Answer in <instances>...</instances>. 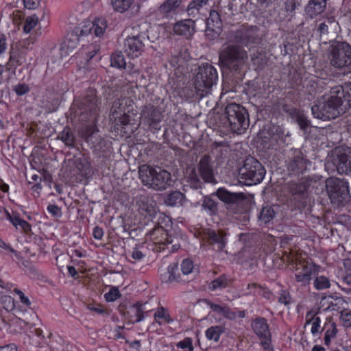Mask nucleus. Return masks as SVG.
<instances>
[{"label": "nucleus", "mask_w": 351, "mask_h": 351, "mask_svg": "<svg viewBox=\"0 0 351 351\" xmlns=\"http://www.w3.org/2000/svg\"><path fill=\"white\" fill-rule=\"evenodd\" d=\"M194 268L193 263L190 259L183 260L181 264V270L184 275H188L193 272Z\"/></svg>", "instance_id": "nucleus-53"}, {"label": "nucleus", "mask_w": 351, "mask_h": 351, "mask_svg": "<svg viewBox=\"0 0 351 351\" xmlns=\"http://www.w3.org/2000/svg\"><path fill=\"white\" fill-rule=\"evenodd\" d=\"M154 318L156 322L160 324V322L158 320V319H162L167 323H171L173 322V319L171 318L167 310L164 307L161 306L158 308L154 313Z\"/></svg>", "instance_id": "nucleus-45"}, {"label": "nucleus", "mask_w": 351, "mask_h": 351, "mask_svg": "<svg viewBox=\"0 0 351 351\" xmlns=\"http://www.w3.org/2000/svg\"><path fill=\"white\" fill-rule=\"evenodd\" d=\"M221 32V28L214 27L213 25H206L205 36L208 40H212L218 38Z\"/></svg>", "instance_id": "nucleus-48"}, {"label": "nucleus", "mask_w": 351, "mask_h": 351, "mask_svg": "<svg viewBox=\"0 0 351 351\" xmlns=\"http://www.w3.org/2000/svg\"><path fill=\"white\" fill-rule=\"evenodd\" d=\"M80 40L77 34H72L69 38H66L61 47L62 55L69 56L72 54L77 48Z\"/></svg>", "instance_id": "nucleus-28"}, {"label": "nucleus", "mask_w": 351, "mask_h": 351, "mask_svg": "<svg viewBox=\"0 0 351 351\" xmlns=\"http://www.w3.org/2000/svg\"><path fill=\"white\" fill-rule=\"evenodd\" d=\"M178 263H172L169 265L167 269V274L168 280L167 282H173V281H178V276L176 275V272L178 271Z\"/></svg>", "instance_id": "nucleus-50"}, {"label": "nucleus", "mask_w": 351, "mask_h": 351, "mask_svg": "<svg viewBox=\"0 0 351 351\" xmlns=\"http://www.w3.org/2000/svg\"><path fill=\"white\" fill-rule=\"evenodd\" d=\"M319 313V308H313L310 311H308L306 315V324L311 323V321L314 320V318H317Z\"/></svg>", "instance_id": "nucleus-60"}, {"label": "nucleus", "mask_w": 351, "mask_h": 351, "mask_svg": "<svg viewBox=\"0 0 351 351\" xmlns=\"http://www.w3.org/2000/svg\"><path fill=\"white\" fill-rule=\"evenodd\" d=\"M132 100L129 97H123L115 99L112 105L110 116L125 114L130 112L129 108L131 106Z\"/></svg>", "instance_id": "nucleus-25"}, {"label": "nucleus", "mask_w": 351, "mask_h": 351, "mask_svg": "<svg viewBox=\"0 0 351 351\" xmlns=\"http://www.w3.org/2000/svg\"><path fill=\"white\" fill-rule=\"evenodd\" d=\"M220 200L227 204H240L245 200L246 197L243 193H232L223 188L219 189L216 192Z\"/></svg>", "instance_id": "nucleus-22"}, {"label": "nucleus", "mask_w": 351, "mask_h": 351, "mask_svg": "<svg viewBox=\"0 0 351 351\" xmlns=\"http://www.w3.org/2000/svg\"><path fill=\"white\" fill-rule=\"evenodd\" d=\"M205 302L208 306L215 312L219 313L223 315L224 317L228 318L229 319H234L237 315L234 312H233L230 307L226 305L221 306L219 304H214L208 300H205Z\"/></svg>", "instance_id": "nucleus-29"}, {"label": "nucleus", "mask_w": 351, "mask_h": 351, "mask_svg": "<svg viewBox=\"0 0 351 351\" xmlns=\"http://www.w3.org/2000/svg\"><path fill=\"white\" fill-rule=\"evenodd\" d=\"M284 5L285 11L291 17L296 8L300 5V2L299 0H285Z\"/></svg>", "instance_id": "nucleus-49"}, {"label": "nucleus", "mask_w": 351, "mask_h": 351, "mask_svg": "<svg viewBox=\"0 0 351 351\" xmlns=\"http://www.w3.org/2000/svg\"><path fill=\"white\" fill-rule=\"evenodd\" d=\"M310 182L302 179L300 182H290L287 184L289 192L295 199L305 198L307 196Z\"/></svg>", "instance_id": "nucleus-21"}, {"label": "nucleus", "mask_w": 351, "mask_h": 351, "mask_svg": "<svg viewBox=\"0 0 351 351\" xmlns=\"http://www.w3.org/2000/svg\"><path fill=\"white\" fill-rule=\"evenodd\" d=\"M224 123L226 127L234 133L243 134L250 125V119L247 110L242 106L231 103L224 110Z\"/></svg>", "instance_id": "nucleus-4"}, {"label": "nucleus", "mask_w": 351, "mask_h": 351, "mask_svg": "<svg viewBox=\"0 0 351 351\" xmlns=\"http://www.w3.org/2000/svg\"><path fill=\"white\" fill-rule=\"evenodd\" d=\"M6 215L8 219L14 226L16 228L20 226L22 230L25 232H28L31 230L30 225L25 220L21 219L18 215H12L8 211H6Z\"/></svg>", "instance_id": "nucleus-33"}, {"label": "nucleus", "mask_w": 351, "mask_h": 351, "mask_svg": "<svg viewBox=\"0 0 351 351\" xmlns=\"http://www.w3.org/2000/svg\"><path fill=\"white\" fill-rule=\"evenodd\" d=\"M98 51V46L95 44H91L87 46L86 48H83L82 54L85 53L88 58V60H90L95 56Z\"/></svg>", "instance_id": "nucleus-52"}, {"label": "nucleus", "mask_w": 351, "mask_h": 351, "mask_svg": "<svg viewBox=\"0 0 351 351\" xmlns=\"http://www.w3.org/2000/svg\"><path fill=\"white\" fill-rule=\"evenodd\" d=\"M132 32L125 39L123 46L125 52L132 58L141 56L144 50L145 34L140 32V25L132 27Z\"/></svg>", "instance_id": "nucleus-11"}, {"label": "nucleus", "mask_w": 351, "mask_h": 351, "mask_svg": "<svg viewBox=\"0 0 351 351\" xmlns=\"http://www.w3.org/2000/svg\"><path fill=\"white\" fill-rule=\"evenodd\" d=\"M218 80L216 68L206 63L199 66L194 77V86L196 94L199 97L207 95Z\"/></svg>", "instance_id": "nucleus-5"}, {"label": "nucleus", "mask_w": 351, "mask_h": 351, "mask_svg": "<svg viewBox=\"0 0 351 351\" xmlns=\"http://www.w3.org/2000/svg\"><path fill=\"white\" fill-rule=\"evenodd\" d=\"M48 211L54 217H59L61 215L60 208L54 204L49 205L47 207Z\"/></svg>", "instance_id": "nucleus-64"}, {"label": "nucleus", "mask_w": 351, "mask_h": 351, "mask_svg": "<svg viewBox=\"0 0 351 351\" xmlns=\"http://www.w3.org/2000/svg\"><path fill=\"white\" fill-rule=\"evenodd\" d=\"M138 173L143 184L152 189L163 191L171 184V173L160 167L143 165Z\"/></svg>", "instance_id": "nucleus-2"}, {"label": "nucleus", "mask_w": 351, "mask_h": 351, "mask_svg": "<svg viewBox=\"0 0 351 351\" xmlns=\"http://www.w3.org/2000/svg\"><path fill=\"white\" fill-rule=\"evenodd\" d=\"M252 328L258 337L265 351H274L271 347V335L267 320L263 317L256 318L252 322Z\"/></svg>", "instance_id": "nucleus-14"}, {"label": "nucleus", "mask_w": 351, "mask_h": 351, "mask_svg": "<svg viewBox=\"0 0 351 351\" xmlns=\"http://www.w3.org/2000/svg\"><path fill=\"white\" fill-rule=\"evenodd\" d=\"M182 3V0H165L157 8V15L162 19H169L176 14L178 10Z\"/></svg>", "instance_id": "nucleus-19"}, {"label": "nucleus", "mask_w": 351, "mask_h": 351, "mask_svg": "<svg viewBox=\"0 0 351 351\" xmlns=\"http://www.w3.org/2000/svg\"><path fill=\"white\" fill-rule=\"evenodd\" d=\"M293 117H294L301 130H306L310 126V121L303 112L295 110L293 113Z\"/></svg>", "instance_id": "nucleus-38"}, {"label": "nucleus", "mask_w": 351, "mask_h": 351, "mask_svg": "<svg viewBox=\"0 0 351 351\" xmlns=\"http://www.w3.org/2000/svg\"><path fill=\"white\" fill-rule=\"evenodd\" d=\"M190 59L189 53L186 49H181L178 54L172 55L170 60V64L179 70L181 73L186 72L187 70L186 63Z\"/></svg>", "instance_id": "nucleus-23"}, {"label": "nucleus", "mask_w": 351, "mask_h": 351, "mask_svg": "<svg viewBox=\"0 0 351 351\" xmlns=\"http://www.w3.org/2000/svg\"><path fill=\"white\" fill-rule=\"evenodd\" d=\"M332 88L335 95L339 96L343 103L346 102L344 105L346 108H351V82L346 83L343 86H335Z\"/></svg>", "instance_id": "nucleus-26"}, {"label": "nucleus", "mask_w": 351, "mask_h": 351, "mask_svg": "<svg viewBox=\"0 0 351 351\" xmlns=\"http://www.w3.org/2000/svg\"><path fill=\"white\" fill-rule=\"evenodd\" d=\"M341 318L345 326L348 327L351 326V311L341 312Z\"/></svg>", "instance_id": "nucleus-62"}, {"label": "nucleus", "mask_w": 351, "mask_h": 351, "mask_svg": "<svg viewBox=\"0 0 351 351\" xmlns=\"http://www.w3.org/2000/svg\"><path fill=\"white\" fill-rule=\"evenodd\" d=\"M190 186L195 189H200L204 183L217 184L211 157L204 155L197 164V170L191 169L186 177Z\"/></svg>", "instance_id": "nucleus-3"}, {"label": "nucleus", "mask_w": 351, "mask_h": 351, "mask_svg": "<svg viewBox=\"0 0 351 351\" xmlns=\"http://www.w3.org/2000/svg\"><path fill=\"white\" fill-rule=\"evenodd\" d=\"M265 175V170L263 166L253 157L247 158L243 166L239 170L240 182L249 186L260 183Z\"/></svg>", "instance_id": "nucleus-7"}, {"label": "nucleus", "mask_w": 351, "mask_h": 351, "mask_svg": "<svg viewBox=\"0 0 351 351\" xmlns=\"http://www.w3.org/2000/svg\"><path fill=\"white\" fill-rule=\"evenodd\" d=\"M77 115L82 121H88L95 119L99 111L98 99L95 89L88 90L84 95L78 101Z\"/></svg>", "instance_id": "nucleus-9"}, {"label": "nucleus", "mask_w": 351, "mask_h": 351, "mask_svg": "<svg viewBox=\"0 0 351 351\" xmlns=\"http://www.w3.org/2000/svg\"><path fill=\"white\" fill-rule=\"evenodd\" d=\"M110 119L114 121V128L117 130H121L125 128L130 123V117L125 114H121L119 115H114V117L110 116Z\"/></svg>", "instance_id": "nucleus-36"}, {"label": "nucleus", "mask_w": 351, "mask_h": 351, "mask_svg": "<svg viewBox=\"0 0 351 351\" xmlns=\"http://www.w3.org/2000/svg\"><path fill=\"white\" fill-rule=\"evenodd\" d=\"M332 164L339 174H347L351 171V147H338L332 152L328 160Z\"/></svg>", "instance_id": "nucleus-12"}, {"label": "nucleus", "mask_w": 351, "mask_h": 351, "mask_svg": "<svg viewBox=\"0 0 351 351\" xmlns=\"http://www.w3.org/2000/svg\"><path fill=\"white\" fill-rule=\"evenodd\" d=\"M275 216V212L271 206H265L262 208L260 215L259 220L262 222L267 223L271 221Z\"/></svg>", "instance_id": "nucleus-39"}, {"label": "nucleus", "mask_w": 351, "mask_h": 351, "mask_svg": "<svg viewBox=\"0 0 351 351\" xmlns=\"http://www.w3.org/2000/svg\"><path fill=\"white\" fill-rule=\"evenodd\" d=\"M38 21V17L36 14L27 16L25 20L23 31L29 33L37 25Z\"/></svg>", "instance_id": "nucleus-42"}, {"label": "nucleus", "mask_w": 351, "mask_h": 351, "mask_svg": "<svg viewBox=\"0 0 351 351\" xmlns=\"http://www.w3.org/2000/svg\"><path fill=\"white\" fill-rule=\"evenodd\" d=\"M135 206L140 215L145 217H153L157 213L156 202L149 197L139 195L136 197Z\"/></svg>", "instance_id": "nucleus-17"}, {"label": "nucleus", "mask_w": 351, "mask_h": 351, "mask_svg": "<svg viewBox=\"0 0 351 351\" xmlns=\"http://www.w3.org/2000/svg\"><path fill=\"white\" fill-rule=\"evenodd\" d=\"M1 303L3 307L8 311H11L14 307L13 299L8 295H3L1 298Z\"/></svg>", "instance_id": "nucleus-54"}, {"label": "nucleus", "mask_w": 351, "mask_h": 351, "mask_svg": "<svg viewBox=\"0 0 351 351\" xmlns=\"http://www.w3.org/2000/svg\"><path fill=\"white\" fill-rule=\"evenodd\" d=\"M141 121L150 129L160 130L159 123L162 119L160 108L152 104L146 105L142 110L141 114Z\"/></svg>", "instance_id": "nucleus-15"}, {"label": "nucleus", "mask_w": 351, "mask_h": 351, "mask_svg": "<svg viewBox=\"0 0 351 351\" xmlns=\"http://www.w3.org/2000/svg\"><path fill=\"white\" fill-rule=\"evenodd\" d=\"M291 295L286 290H281L280 292V296L278 298V302L285 304H288L290 302Z\"/></svg>", "instance_id": "nucleus-61"}, {"label": "nucleus", "mask_w": 351, "mask_h": 351, "mask_svg": "<svg viewBox=\"0 0 351 351\" xmlns=\"http://www.w3.org/2000/svg\"><path fill=\"white\" fill-rule=\"evenodd\" d=\"M134 0H112L111 4L114 10L120 13L127 11Z\"/></svg>", "instance_id": "nucleus-37"}, {"label": "nucleus", "mask_w": 351, "mask_h": 351, "mask_svg": "<svg viewBox=\"0 0 351 351\" xmlns=\"http://www.w3.org/2000/svg\"><path fill=\"white\" fill-rule=\"evenodd\" d=\"M202 206L204 210L209 212L210 215L215 214L217 209V204L209 197H204Z\"/></svg>", "instance_id": "nucleus-43"}, {"label": "nucleus", "mask_w": 351, "mask_h": 351, "mask_svg": "<svg viewBox=\"0 0 351 351\" xmlns=\"http://www.w3.org/2000/svg\"><path fill=\"white\" fill-rule=\"evenodd\" d=\"M314 287L317 290H323L328 289L330 287V280L324 276H317L314 280Z\"/></svg>", "instance_id": "nucleus-44"}, {"label": "nucleus", "mask_w": 351, "mask_h": 351, "mask_svg": "<svg viewBox=\"0 0 351 351\" xmlns=\"http://www.w3.org/2000/svg\"><path fill=\"white\" fill-rule=\"evenodd\" d=\"M328 60L333 67L341 69L351 65V47L344 42L333 43L328 49Z\"/></svg>", "instance_id": "nucleus-8"}, {"label": "nucleus", "mask_w": 351, "mask_h": 351, "mask_svg": "<svg viewBox=\"0 0 351 351\" xmlns=\"http://www.w3.org/2000/svg\"><path fill=\"white\" fill-rule=\"evenodd\" d=\"M326 189L332 203L339 204L346 200L349 191L348 183L337 178H328L326 180Z\"/></svg>", "instance_id": "nucleus-13"}, {"label": "nucleus", "mask_w": 351, "mask_h": 351, "mask_svg": "<svg viewBox=\"0 0 351 351\" xmlns=\"http://www.w3.org/2000/svg\"><path fill=\"white\" fill-rule=\"evenodd\" d=\"M195 21L191 19H185L177 22L173 26V32L177 35L191 37L195 32Z\"/></svg>", "instance_id": "nucleus-24"}, {"label": "nucleus", "mask_w": 351, "mask_h": 351, "mask_svg": "<svg viewBox=\"0 0 351 351\" xmlns=\"http://www.w3.org/2000/svg\"><path fill=\"white\" fill-rule=\"evenodd\" d=\"M206 25L221 28V20L218 12L215 10L210 11L209 18L206 21Z\"/></svg>", "instance_id": "nucleus-46"}, {"label": "nucleus", "mask_w": 351, "mask_h": 351, "mask_svg": "<svg viewBox=\"0 0 351 351\" xmlns=\"http://www.w3.org/2000/svg\"><path fill=\"white\" fill-rule=\"evenodd\" d=\"M208 2V0H192L186 8L188 15L195 16L199 14V9L206 5Z\"/></svg>", "instance_id": "nucleus-34"}, {"label": "nucleus", "mask_w": 351, "mask_h": 351, "mask_svg": "<svg viewBox=\"0 0 351 351\" xmlns=\"http://www.w3.org/2000/svg\"><path fill=\"white\" fill-rule=\"evenodd\" d=\"M106 21L104 19H98L91 23V27L88 29H82V34H86L88 32L91 33L93 32L95 36H100L103 35L106 29Z\"/></svg>", "instance_id": "nucleus-30"}, {"label": "nucleus", "mask_w": 351, "mask_h": 351, "mask_svg": "<svg viewBox=\"0 0 351 351\" xmlns=\"http://www.w3.org/2000/svg\"><path fill=\"white\" fill-rule=\"evenodd\" d=\"M337 333V329L335 323L331 324V329H328L324 335V343L328 346L332 338H334Z\"/></svg>", "instance_id": "nucleus-51"}, {"label": "nucleus", "mask_w": 351, "mask_h": 351, "mask_svg": "<svg viewBox=\"0 0 351 351\" xmlns=\"http://www.w3.org/2000/svg\"><path fill=\"white\" fill-rule=\"evenodd\" d=\"M58 138L60 139L65 145L68 147H74L75 145V137L70 128H64V130L59 133Z\"/></svg>", "instance_id": "nucleus-32"}, {"label": "nucleus", "mask_w": 351, "mask_h": 351, "mask_svg": "<svg viewBox=\"0 0 351 351\" xmlns=\"http://www.w3.org/2000/svg\"><path fill=\"white\" fill-rule=\"evenodd\" d=\"M234 44H229L219 52V59L223 67L230 70H239L247 61V51L243 47Z\"/></svg>", "instance_id": "nucleus-6"}, {"label": "nucleus", "mask_w": 351, "mask_h": 351, "mask_svg": "<svg viewBox=\"0 0 351 351\" xmlns=\"http://www.w3.org/2000/svg\"><path fill=\"white\" fill-rule=\"evenodd\" d=\"M315 270V265L306 262L300 263L296 269L295 280L306 285L310 282L311 275Z\"/></svg>", "instance_id": "nucleus-20"}, {"label": "nucleus", "mask_w": 351, "mask_h": 351, "mask_svg": "<svg viewBox=\"0 0 351 351\" xmlns=\"http://www.w3.org/2000/svg\"><path fill=\"white\" fill-rule=\"evenodd\" d=\"M121 297L118 288L112 287L105 294V298L108 302H113Z\"/></svg>", "instance_id": "nucleus-55"}, {"label": "nucleus", "mask_w": 351, "mask_h": 351, "mask_svg": "<svg viewBox=\"0 0 351 351\" xmlns=\"http://www.w3.org/2000/svg\"><path fill=\"white\" fill-rule=\"evenodd\" d=\"M25 51H19L17 53H12L10 57V62L16 67L23 64L25 60Z\"/></svg>", "instance_id": "nucleus-47"}, {"label": "nucleus", "mask_w": 351, "mask_h": 351, "mask_svg": "<svg viewBox=\"0 0 351 351\" xmlns=\"http://www.w3.org/2000/svg\"><path fill=\"white\" fill-rule=\"evenodd\" d=\"M306 168L307 160L304 159L302 152L299 149L293 150L287 163L288 171L293 174H300Z\"/></svg>", "instance_id": "nucleus-18"}, {"label": "nucleus", "mask_w": 351, "mask_h": 351, "mask_svg": "<svg viewBox=\"0 0 351 351\" xmlns=\"http://www.w3.org/2000/svg\"><path fill=\"white\" fill-rule=\"evenodd\" d=\"M13 90L17 95L22 96L29 91V88L28 85L25 84H19L14 86Z\"/></svg>", "instance_id": "nucleus-57"}, {"label": "nucleus", "mask_w": 351, "mask_h": 351, "mask_svg": "<svg viewBox=\"0 0 351 351\" xmlns=\"http://www.w3.org/2000/svg\"><path fill=\"white\" fill-rule=\"evenodd\" d=\"M184 195L180 191H175L168 194L165 199L166 205L176 206L182 205L184 201Z\"/></svg>", "instance_id": "nucleus-31"}, {"label": "nucleus", "mask_w": 351, "mask_h": 351, "mask_svg": "<svg viewBox=\"0 0 351 351\" xmlns=\"http://www.w3.org/2000/svg\"><path fill=\"white\" fill-rule=\"evenodd\" d=\"M24 5L26 8L34 10L36 8L40 3L39 0H23Z\"/></svg>", "instance_id": "nucleus-63"}, {"label": "nucleus", "mask_w": 351, "mask_h": 351, "mask_svg": "<svg viewBox=\"0 0 351 351\" xmlns=\"http://www.w3.org/2000/svg\"><path fill=\"white\" fill-rule=\"evenodd\" d=\"M111 66L117 68H124L126 62L123 55L121 51L115 52L111 55L110 57Z\"/></svg>", "instance_id": "nucleus-41"}, {"label": "nucleus", "mask_w": 351, "mask_h": 351, "mask_svg": "<svg viewBox=\"0 0 351 351\" xmlns=\"http://www.w3.org/2000/svg\"><path fill=\"white\" fill-rule=\"evenodd\" d=\"M326 8V0H310L305 7V12L311 19L322 14Z\"/></svg>", "instance_id": "nucleus-27"}, {"label": "nucleus", "mask_w": 351, "mask_h": 351, "mask_svg": "<svg viewBox=\"0 0 351 351\" xmlns=\"http://www.w3.org/2000/svg\"><path fill=\"white\" fill-rule=\"evenodd\" d=\"M229 40L230 42L248 47L259 44L261 38L257 26L242 25L237 30L230 32Z\"/></svg>", "instance_id": "nucleus-10"}, {"label": "nucleus", "mask_w": 351, "mask_h": 351, "mask_svg": "<svg viewBox=\"0 0 351 351\" xmlns=\"http://www.w3.org/2000/svg\"><path fill=\"white\" fill-rule=\"evenodd\" d=\"M229 280L224 275L220 276L217 279L213 280L209 286L210 289L215 291L218 289H223L228 287Z\"/></svg>", "instance_id": "nucleus-40"}, {"label": "nucleus", "mask_w": 351, "mask_h": 351, "mask_svg": "<svg viewBox=\"0 0 351 351\" xmlns=\"http://www.w3.org/2000/svg\"><path fill=\"white\" fill-rule=\"evenodd\" d=\"M223 332V328L221 326H214L208 328L206 331V337L210 341L217 342L219 340L221 335Z\"/></svg>", "instance_id": "nucleus-35"}, {"label": "nucleus", "mask_w": 351, "mask_h": 351, "mask_svg": "<svg viewBox=\"0 0 351 351\" xmlns=\"http://www.w3.org/2000/svg\"><path fill=\"white\" fill-rule=\"evenodd\" d=\"M202 239L215 251H221L226 245V234L222 230L206 229L201 232Z\"/></svg>", "instance_id": "nucleus-16"}, {"label": "nucleus", "mask_w": 351, "mask_h": 351, "mask_svg": "<svg viewBox=\"0 0 351 351\" xmlns=\"http://www.w3.org/2000/svg\"><path fill=\"white\" fill-rule=\"evenodd\" d=\"M177 347L182 349L188 348L189 351H192L193 350L192 340L191 338H185L184 340L178 342L177 343Z\"/></svg>", "instance_id": "nucleus-59"}, {"label": "nucleus", "mask_w": 351, "mask_h": 351, "mask_svg": "<svg viewBox=\"0 0 351 351\" xmlns=\"http://www.w3.org/2000/svg\"><path fill=\"white\" fill-rule=\"evenodd\" d=\"M167 237L165 239V243L169 244H172L171 248L173 251L177 250L180 247V244L177 242L178 237H172L171 235L166 234Z\"/></svg>", "instance_id": "nucleus-58"}, {"label": "nucleus", "mask_w": 351, "mask_h": 351, "mask_svg": "<svg viewBox=\"0 0 351 351\" xmlns=\"http://www.w3.org/2000/svg\"><path fill=\"white\" fill-rule=\"evenodd\" d=\"M135 319L133 322H139L144 319V312L142 309V304L137 303L133 306Z\"/></svg>", "instance_id": "nucleus-56"}, {"label": "nucleus", "mask_w": 351, "mask_h": 351, "mask_svg": "<svg viewBox=\"0 0 351 351\" xmlns=\"http://www.w3.org/2000/svg\"><path fill=\"white\" fill-rule=\"evenodd\" d=\"M346 110L343 101L339 96L330 90V96L326 101H317L311 107L312 114L316 119L323 121L334 119L343 114Z\"/></svg>", "instance_id": "nucleus-1"}]
</instances>
